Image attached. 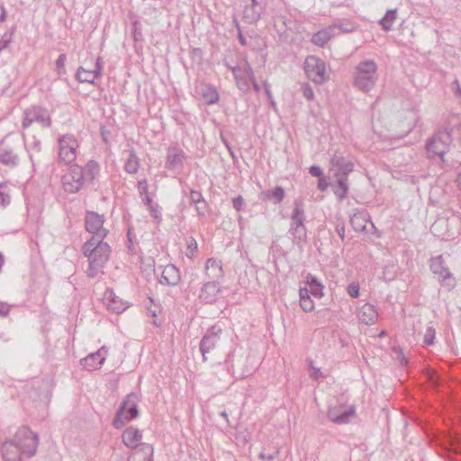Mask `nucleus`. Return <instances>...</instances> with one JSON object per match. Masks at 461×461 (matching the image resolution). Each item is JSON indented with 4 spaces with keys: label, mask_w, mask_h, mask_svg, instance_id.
Instances as JSON below:
<instances>
[{
    "label": "nucleus",
    "mask_w": 461,
    "mask_h": 461,
    "mask_svg": "<svg viewBox=\"0 0 461 461\" xmlns=\"http://www.w3.org/2000/svg\"><path fill=\"white\" fill-rule=\"evenodd\" d=\"M395 20L396 10H388L385 15L380 20V24L385 32H388L392 29Z\"/></svg>",
    "instance_id": "nucleus-37"
},
{
    "label": "nucleus",
    "mask_w": 461,
    "mask_h": 461,
    "mask_svg": "<svg viewBox=\"0 0 461 461\" xmlns=\"http://www.w3.org/2000/svg\"><path fill=\"white\" fill-rule=\"evenodd\" d=\"M1 455L4 461H22L23 453L13 438L2 444Z\"/></svg>",
    "instance_id": "nucleus-20"
},
{
    "label": "nucleus",
    "mask_w": 461,
    "mask_h": 461,
    "mask_svg": "<svg viewBox=\"0 0 461 461\" xmlns=\"http://www.w3.org/2000/svg\"><path fill=\"white\" fill-rule=\"evenodd\" d=\"M338 26L340 28L339 32H351V30L348 29L347 27H342L341 25H338Z\"/></svg>",
    "instance_id": "nucleus-64"
},
{
    "label": "nucleus",
    "mask_w": 461,
    "mask_h": 461,
    "mask_svg": "<svg viewBox=\"0 0 461 461\" xmlns=\"http://www.w3.org/2000/svg\"><path fill=\"white\" fill-rule=\"evenodd\" d=\"M153 447L149 443H142L139 447V450H134V452L130 456L128 461H153Z\"/></svg>",
    "instance_id": "nucleus-27"
},
{
    "label": "nucleus",
    "mask_w": 461,
    "mask_h": 461,
    "mask_svg": "<svg viewBox=\"0 0 461 461\" xmlns=\"http://www.w3.org/2000/svg\"><path fill=\"white\" fill-rule=\"evenodd\" d=\"M180 279L179 270L174 265H167L162 270L159 282L162 285H176Z\"/></svg>",
    "instance_id": "nucleus-25"
},
{
    "label": "nucleus",
    "mask_w": 461,
    "mask_h": 461,
    "mask_svg": "<svg viewBox=\"0 0 461 461\" xmlns=\"http://www.w3.org/2000/svg\"><path fill=\"white\" fill-rule=\"evenodd\" d=\"M76 77L80 83L88 84H95V79L100 77L99 75H95V71L94 69L87 70L83 67L78 68Z\"/></svg>",
    "instance_id": "nucleus-33"
},
{
    "label": "nucleus",
    "mask_w": 461,
    "mask_h": 461,
    "mask_svg": "<svg viewBox=\"0 0 461 461\" xmlns=\"http://www.w3.org/2000/svg\"><path fill=\"white\" fill-rule=\"evenodd\" d=\"M14 439L23 456L32 457L35 455L39 445V437L31 429L20 428L15 432Z\"/></svg>",
    "instance_id": "nucleus-5"
},
{
    "label": "nucleus",
    "mask_w": 461,
    "mask_h": 461,
    "mask_svg": "<svg viewBox=\"0 0 461 461\" xmlns=\"http://www.w3.org/2000/svg\"><path fill=\"white\" fill-rule=\"evenodd\" d=\"M357 317L362 323L372 325L377 321L378 312L373 304L367 303L358 309Z\"/></svg>",
    "instance_id": "nucleus-22"
},
{
    "label": "nucleus",
    "mask_w": 461,
    "mask_h": 461,
    "mask_svg": "<svg viewBox=\"0 0 461 461\" xmlns=\"http://www.w3.org/2000/svg\"><path fill=\"white\" fill-rule=\"evenodd\" d=\"M338 24L330 25L312 35V42L319 47L324 46L330 39L339 34Z\"/></svg>",
    "instance_id": "nucleus-19"
},
{
    "label": "nucleus",
    "mask_w": 461,
    "mask_h": 461,
    "mask_svg": "<svg viewBox=\"0 0 461 461\" xmlns=\"http://www.w3.org/2000/svg\"><path fill=\"white\" fill-rule=\"evenodd\" d=\"M185 160L184 150L178 146H170L167 149L165 167L168 170L176 171L183 167Z\"/></svg>",
    "instance_id": "nucleus-16"
},
{
    "label": "nucleus",
    "mask_w": 461,
    "mask_h": 461,
    "mask_svg": "<svg viewBox=\"0 0 461 461\" xmlns=\"http://www.w3.org/2000/svg\"><path fill=\"white\" fill-rule=\"evenodd\" d=\"M13 33L5 32L4 35L0 39V52L6 49L10 42L12 41Z\"/></svg>",
    "instance_id": "nucleus-45"
},
{
    "label": "nucleus",
    "mask_w": 461,
    "mask_h": 461,
    "mask_svg": "<svg viewBox=\"0 0 461 461\" xmlns=\"http://www.w3.org/2000/svg\"><path fill=\"white\" fill-rule=\"evenodd\" d=\"M378 66L373 59H364L355 68L353 86L358 90L368 93L378 81Z\"/></svg>",
    "instance_id": "nucleus-3"
},
{
    "label": "nucleus",
    "mask_w": 461,
    "mask_h": 461,
    "mask_svg": "<svg viewBox=\"0 0 461 461\" xmlns=\"http://www.w3.org/2000/svg\"><path fill=\"white\" fill-rule=\"evenodd\" d=\"M309 173L312 176H316V177H322V170L320 167L318 166H312L310 168H309Z\"/></svg>",
    "instance_id": "nucleus-54"
},
{
    "label": "nucleus",
    "mask_w": 461,
    "mask_h": 461,
    "mask_svg": "<svg viewBox=\"0 0 461 461\" xmlns=\"http://www.w3.org/2000/svg\"><path fill=\"white\" fill-rule=\"evenodd\" d=\"M219 292V282L209 281L206 282L202 287L199 294V298L206 303H212L216 301Z\"/></svg>",
    "instance_id": "nucleus-24"
},
{
    "label": "nucleus",
    "mask_w": 461,
    "mask_h": 461,
    "mask_svg": "<svg viewBox=\"0 0 461 461\" xmlns=\"http://www.w3.org/2000/svg\"><path fill=\"white\" fill-rule=\"evenodd\" d=\"M348 192V177L339 176L338 177L337 185L334 187V194L339 201L344 200Z\"/></svg>",
    "instance_id": "nucleus-35"
},
{
    "label": "nucleus",
    "mask_w": 461,
    "mask_h": 461,
    "mask_svg": "<svg viewBox=\"0 0 461 461\" xmlns=\"http://www.w3.org/2000/svg\"><path fill=\"white\" fill-rule=\"evenodd\" d=\"M58 158L60 163L70 165L76 161L79 153V143L72 134H64L58 139Z\"/></svg>",
    "instance_id": "nucleus-4"
},
{
    "label": "nucleus",
    "mask_w": 461,
    "mask_h": 461,
    "mask_svg": "<svg viewBox=\"0 0 461 461\" xmlns=\"http://www.w3.org/2000/svg\"><path fill=\"white\" fill-rule=\"evenodd\" d=\"M435 335H436L435 329L431 326L428 327L426 329L424 338H423L424 344L428 345V346L433 345L434 339H435Z\"/></svg>",
    "instance_id": "nucleus-41"
},
{
    "label": "nucleus",
    "mask_w": 461,
    "mask_h": 461,
    "mask_svg": "<svg viewBox=\"0 0 461 461\" xmlns=\"http://www.w3.org/2000/svg\"><path fill=\"white\" fill-rule=\"evenodd\" d=\"M307 284L309 285V287H311L312 285H319L321 284L317 278L312 275H308L307 276Z\"/></svg>",
    "instance_id": "nucleus-60"
},
{
    "label": "nucleus",
    "mask_w": 461,
    "mask_h": 461,
    "mask_svg": "<svg viewBox=\"0 0 461 461\" xmlns=\"http://www.w3.org/2000/svg\"><path fill=\"white\" fill-rule=\"evenodd\" d=\"M195 209L199 215L203 216L207 212V204L205 200H203V203H201L200 204L196 203Z\"/></svg>",
    "instance_id": "nucleus-55"
},
{
    "label": "nucleus",
    "mask_w": 461,
    "mask_h": 461,
    "mask_svg": "<svg viewBox=\"0 0 461 461\" xmlns=\"http://www.w3.org/2000/svg\"><path fill=\"white\" fill-rule=\"evenodd\" d=\"M232 74L237 81V86L240 90H246L249 88V79L246 77V65L241 67L231 68Z\"/></svg>",
    "instance_id": "nucleus-32"
},
{
    "label": "nucleus",
    "mask_w": 461,
    "mask_h": 461,
    "mask_svg": "<svg viewBox=\"0 0 461 461\" xmlns=\"http://www.w3.org/2000/svg\"><path fill=\"white\" fill-rule=\"evenodd\" d=\"M66 59H67L66 54H60L58 58V59L56 60V70L59 76L66 74V68H65Z\"/></svg>",
    "instance_id": "nucleus-43"
},
{
    "label": "nucleus",
    "mask_w": 461,
    "mask_h": 461,
    "mask_svg": "<svg viewBox=\"0 0 461 461\" xmlns=\"http://www.w3.org/2000/svg\"><path fill=\"white\" fill-rule=\"evenodd\" d=\"M123 444L130 448H133L135 450H139L140 445L143 442H140L142 438V433L137 428L132 426L127 428L122 436Z\"/></svg>",
    "instance_id": "nucleus-21"
},
{
    "label": "nucleus",
    "mask_w": 461,
    "mask_h": 461,
    "mask_svg": "<svg viewBox=\"0 0 461 461\" xmlns=\"http://www.w3.org/2000/svg\"><path fill=\"white\" fill-rule=\"evenodd\" d=\"M279 454V450H276L273 454L267 455L264 452H261L259 457L266 461H271L275 459Z\"/></svg>",
    "instance_id": "nucleus-57"
},
{
    "label": "nucleus",
    "mask_w": 461,
    "mask_h": 461,
    "mask_svg": "<svg viewBox=\"0 0 461 461\" xmlns=\"http://www.w3.org/2000/svg\"><path fill=\"white\" fill-rule=\"evenodd\" d=\"M221 328L217 325L211 327L204 334L200 342V351L203 355V360L206 361V354L212 350L220 340Z\"/></svg>",
    "instance_id": "nucleus-15"
},
{
    "label": "nucleus",
    "mask_w": 461,
    "mask_h": 461,
    "mask_svg": "<svg viewBox=\"0 0 461 461\" xmlns=\"http://www.w3.org/2000/svg\"><path fill=\"white\" fill-rule=\"evenodd\" d=\"M10 312V305L0 303V317H6Z\"/></svg>",
    "instance_id": "nucleus-58"
},
{
    "label": "nucleus",
    "mask_w": 461,
    "mask_h": 461,
    "mask_svg": "<svg viewBox=\"0 0 461 461\" xmlns=\"http://www.w3.org/2000/svg\"><path fill=\"white\" fill-rule=\"evenodd\" d=\"M304 69L308 78L316 84H322L328 80L325 63L315 56L306 58Z\"/></svg>",
    "instance_id": "nucleus-8"
},
{
    "label": "nucleus",
    "mask_w": 461,
    "mask_h": 461,
    "mask_svg": "<svg viewBox=\"0 0 461 461\" xmlns=\"http://www.w3.org/2000/svg\"><path fill=\"white\" fill-rule=\"evenodd\" d=\"M186 245H187V249H186V256L191 258L194 256V252L196 251L197 249V243H196V240H194V238L193 237H189L186 240Z\"/></svg>",
    "instance_id": "nucleus-44"
},
{
    "label": "nucleus",
    "mask_w": 461,
    "mask_h": 461,
    "mask_svg": "<svg viewBox=\"0 0 461 461\" xmlns=\"http://www.w3.org/2000/svg\"><path fill=\"white\" fill-rule=\"evenodd\" d=\"M19 148V140L17 145L14 140L6 137L0 141V162L7 167H16L20 162V158L17 152Z\"/></svg>",
    "instance_id": "nucleus-12"
},
{
    "label": "nucleus",
    "mask_w": 461,
    "mask_h": 461,
    "mask_svg": "<svg viewBox=\"0 0 461 461\" xmlns=\"http://www.w3.org/2000/svg\"><path fill=\"white\" fill-rule=\"evenodd\" d=\"M304 204L301 200L294 201V207L291 215V230L294 235L299 240L306 238V229L304 227L305 221Z\"/></svg>",
    "instance_id": "nucleus-11"
},
{
    "label": "nucleus",
    "mask_w": 461,
    "mask_h": 461,
    "mask_svg": "<svg viewBox=\"0 0 461 461\" xmlns=\"http://www.w3.org/2000/svg\"><path fill=\"white\" fill-rule=\"evenodd\" d=\"M11 202L6 185L0 184V208H5Z\"/></svg>",
    "instance_id": "nucleus-39"
},
{
    "label": "nucleus",
    "mask_w": 461,
    "mask_h": 461,
    "mask_svg": "<svg viewBox=\"0 0 461 461\" xmlns=\"http://www.w3.org/2000/svg\"><path fill=\"white\" fill-rule=\"evenodd\" d=\"M327 416L336 424H348L355 418L356 408L354 405L338 404L328 410Z\"/></svg>",
    "instance_id": "nucleus-13"
},
{
    "label": "nucleus",
    "mask_w": 461,
    "mask_h": 461,
    "mask_svg": "<svg viewBox=\"0 0 461 461\" xmlns=\"http://www.w3.org/2000/svg\"><path fill=\"white\" fill-rule=\"evenodd\" d=\"M266 196L275 203H279L285 197V191L281 186H276L275 189L267 191Z\"/></svg>",
    "instance_id": "nucleus-38"
},
{
    "label": "nucleus",
    "mask_w": 461,
    "mask_h": 461,
    "mask_svg": "<svg viewBox=\"0 0 461 461\" xmlns=\"http://www.w3.org/2000/svg\"><path fill=\"white\" fill-rule=\"evenodd\" d=\"M159 205L156 203H154L152 205H150L148 210L151 213L152 217L156 220L160 221L161 220V213L159 211Z\"/></svg>",
    "instance_id": "nucleus-50"
},
{
    "label": "nucleus",
    "mask_w": 461,
    "mask_h": 461,
    "mask_svg": "<svg viewBox=\"0 0 461 461\" xmlns=\"http://www.w3.org/2000/svg\"><path fill=\"white\" fill-rule=\"evenodd\" d=\"M190 200L194 204H200L204 199L200 192L192 190L190 193Z\"/></svg>",
    "instance_id": "nucleus-51"
},
{
    "label": "nucleus",
    "mask_w": 461,
    "mask_h": 461,
    "mask_svg": "<svg viewBox=\"0 0 461 461\" xmlns=\"http://www.w3.org/2000/svg\"><path fill=\"white\" fill-rule=\"evenodd\" d=\"M104 217L95 212L87 211L85 216L86 230L93 234L90 240H104L108 230L104 227Z\"/></svg>",
    "instance_id": "nucleus-9"
},
{
    "label": "nucleus",
    "mask_w": 461,
    "mask_h": 461,
    "mask_svg": "<svg viewBox=\"0 0 461 461\" xmlns=\"http://www.w3.org/2000/svg\"><path fill=\"white\" fill-rule=\"evenodd\" d=\"M347 292L351 297L357 298L359 296V285L357 283L349 284Z\"/></svg>",
    "instance_id": "nucleus-48"
},
{
    "label": "nucleus",
    "mask_w": 461,
    "mask_h": 461,
    "mask_svg": "<svg viewBox=\"0 0 461 461\" xmlns=\"http://www.w3.org/2000/svg\"><path fill=\"white\" fill-rule=\"evenodd\" d=\"M104 303L106 308L116 314L123 312L127 308V303L115 295L113 290H106L104 295Z\"/></svg>",
    "instance_id": "nucleus-18"
},
{
    "label": "nucleus",
    "mask_w": 461,
    "mask_h": 461,
    "mask_svg": "<svg viewBox=\"0 0 461 461\" xmlns=\"http://www.w3.org/2000/svg\"><path fill=\"white\" fill-rule=\"evenodd\" d=\"M430 269L435 275L438 276L441 285L447 287L448 290H451L456 286V279L452 273L446 267L445 261L441 255L431 258Z\"/></svg>",
    "instance_id": "nucleus-10"
},
{
    "label": "nucleus",
    "mask_w": 461,
    "mask_h": 461,
    "mask_svg": "<svg viewBox=\"0 0 461 461\" xmlns=\"http://www.w3.org/2000/svg\"><path fill=\"white\" fill-rule=\"evenodd\" d=\"M205 274L212 281L218 282L223 277L221 262L215 258H209L205 263Z\"/></svg>",
    "instance_id": "nucleus-26"
},
{
    "label": "nucleus",
    "mask_w": 461,
    "mask_h": 461,
    "mask_svg": "<svg viewBox=\"0 0 461 461\" xmlns=\"http://www.w3.org/2000/svg\"><path fill=\"white\" fill-rule=\"evenodd\" d=\"M263 10L264 6L262 3L258 0H250V3L244 7L243 18L248 23H253L259 20Z\"/></svg>",
    "instance_id": "nucleus-23"
},
{
    "label": "nucleus",
    "mask_w": 461,
    "mask_h": 461,
    "mask_svg": "<svg viewBox=\"0 0 461 461\" xmlns=\"http://www.w3.org/2000/svg\"><path fill=\"white\" fill-rule=\"evenodd\" d=\"M141 200L148 208L154 203L149 194H146L145 196H142Z\"/></svg>",
    "instance_id": "nucleus-61"
},
{
    "label": "nucleus",
    "mask_w": 461,
    "mask_h": 461,
    "mask_svg": "<svg viewBox=\"0 0 461 461\" xmlns=\"http://www.w3.org/2000/svg\"><path fill=\"white\" fill-rule=\"evenodd\" d=\"M330 164L333 167L338 168L339 172L342 174L341 176H347L354 167V165L350 160L338 154L333 155Z\"/></svg>",
    "instance_id": "nucleus-28"
},
{
    "label": "nucleus",
    "mask_w": 461,
    "mask_h": 461,
    "mask_svg": "<svg viewBox=\"0 0 461 461\" xmlns=\"http://www.w3.org/2000/svg\"><path fill=\"white\" fill-rule=\"evenodd\" d=\"M108 349L102 347L96 352L91 353L81 360L84 367L89 371L99 368L104 362Z\"/></svg>",
    "instance_id": "nucleus-17"
},
{
    "label": "nucleus",
    "mask_w": 461,
    "mask_h": 461,
    "mask_svg": "<svg viewBox=\"0 0 461 461\" xmlns=\"http://www.w3.org/2000/svg\"><path fill=\"white\" fill-rule=\"evenodd\" d=\"M32 122H37L43 128H50L51 117L48 109L41 106H32L25 109L22 121L23 129H27Z\"/></svg>",
    "instance_id": "nucleus-6"
},
{
    "label": "nucleus",
    "mask_w": 461,
    "mask_h": 461,
    "mask_svg": "<svg viewBox=\"0 0 461 461\" xmlns=\"http://www.w3.org/2000/svg\"><path fill=\"white\" fill-rule=\"evenodd\" d=\"M199 94L207 104H216L219 100V94L215 87L211 85H201Z\"/></svg>",
    "instance_id": "nucleus-29"
},
{
    "label": "nucleus",
    "mask_w": 461,
    "mask_h": 461,
    "mask_svg": "<svg viewBox=\"0 0 461 461\" xmlns=\"http://www.w3.org/2000/svg\"><path fill=\"white\" fill-rule=\"evenodd\" d=\"M310 294H312L316 298H321L323 295V286L321 284L312 285L308 288Z\"/></svg>",
    "instance_id": "nucleus-46"
},
{
    "label": "nucleus",
    "mask_w": 461,
    "mask_h": 461,
    "mask_svg": "<svg viewBox=\"0 0 461 461\" xmlns=\"http://www.w3.org/2000/svg\"><path fill=\"white\" fill-rule=\"evenodd\" d=\"M451 142L450 134L447 131H441L434 135L427 143V150L433 156L443 158L448 150Z\"/></svg>",
    "instance_id": "nucleus-14"
},
{
    "label": "nucleus",
    "mask_w": 461,
    "mask_h": 461,
    "mask_svg": "<svg viewBox=\"0 0 461 461\" xmlns=\"http://www.w3.org/2000/svg\"><path fill=\"white\" fill-rule=\"evenodd\" d=\"M246 77H248L249 79V84L251 83L252 86H253V88L256 92H258L260 90V86L257 83L256 79H255V77H254V73H253V70L252 68L248 65L246 64Z\"/></svg>",
    "instance_id": "nucleus-42"
},
{
    "label": "nucleus",
    "mask_w": 461,
    "mask_h": 461,
    "mask_svg": "<svg viewBox=\"0 0 461 461\" xmlns=\"http://www.w3.org/2000/svg\"><path fill=\"white\" fill-rule=\"evenodd\" d=\"M302 93H303V95L307 100H312L314 98L313 89L312 88V86L309 84H303L302 86Z\"/></svg>",
    "instance_id": "nucleus-47"
},
{
    "label": "nucleus",
    "mask_w": 461,
    "mask_h": 461,
    "mask_svg": "<svg viewBox=\"0 0 461 461\" xmlns=\"http://www.w3.org/2000/svg\"><path fill=\"white\" fill-rule=\"evenodd\" d=\"M100 167L95 160H89L85 167L77 164L71 165L62 176L61 185L68 194L78 193L87 183L96 178Z\"/></svg>",
    "instance_id": "nucleus-1"
},
{
    "label": "nucleus",
    "mask_w": 461,
    "mask_h": 461,
    "mask_svg": "<svg viewBox=\"0 0 461 461\" xmlns=\"http://www.w3.org/2000/svg\"><path fill=\"white\" fill-rule=\"evenodd\" d=\"M292 21L283 15L275 17L274 25L279 34H285L288 30H292Z\"/></svg>",
    "instance_id": "nucleus-36"
},
{
    "label": "nucleus",
    "mask_w": 461,
    "mask_h": 461,
    "mask_svg": "<svg viewBox=\"0 0 461 461\" xmlns=\"http://www.w3.org/2000/svg\"><path fill=\"white\" fill-rule=\"evenodd\" d=\"M310 376L315 380L322 377V373L320 368L313 366L312 364L309 368Z\"/></svg>",
    "instance_id": "nucleus-52"
},
{
    "label": "nucleus",
    "mask_w": 461,
    "mask_h": 461,
    "mask_svg": "<svg viewBox=\"0 0 461 461\" xmlns=\"http://www.w3.org/2000/svg\"><path fill=\"white\" fill-rule=\"evenodd\" d=\"M22 139L23 140V145L29 155L31 156L32 151L39 152L41 150V141L39 140L33 139L32 142H27L25 140V136L23 133Z\"/></svg>",
    "instance_id": "nucleus-40"
},
{
    "label": "nucleus",
    "mask_w": 461,
    "mask_h": 461,
    "mask_svg": "<svg viewBox=\"0 0 461 461\" xmlns=\"http://www.w3.org/2000/svg\"><path fill=\"white\" fill-rule=\"evenodd\" d=\"M103 68H104L103 59L101 57H98L95 60V68L94 69L95 71V75H99L101 77Z\"/></svg>",
    "instance_id": "nucleus-53"
},
{
    "label": "nucleus",
    "mask_w": 461,
    "mask_h": 461,
    "mask_svg": "<svg viewBox=\"0 0 461 461\" xmlns=\"http://www.w3.org/2000/svg\"><path fill=\"white\" fill-rule=\"evenodd\" d=\"M232 204L237 211H240L243 208L244 200L241 196L235 197L232 200Z\"/></svg>",
    "instance_id": "nucleus-56"
},
{
    "label": "nucleus",
    "mask_w": 461,
    "mask_h": 461,
    "mask_svg": "<svg viewBox=\"0 0 461 461\" xmlns=\"http://www.w3.org/2000/svg\"><path fill=\"white\" fill-rule=\"evenodd\" d=\"M138 192L140 197L145 196L148 194L149 185L146 179L140 180L137 185Z\"/></svg>",
    "instance_id": "nucleus-49"
},
{
    "label": "nucleus",
    "mask_w": 461,
    "mask_h": 461,
    "mask_svg": "<svg viewBox=\"0 0 461 461\" xmlns=\"http://www.w3.org/2000/svg\"><path fill=\"white\" fill-rule=\"evenodd\" d=\"M140 167V159L133 149L129 151L124 169L129 174H136Z\"/></svg>",
    "instance_id": "nucleus-34"
},
{
    "label": "nucleus",
    "mask_w": 461,
    "mask_h": 461,
    "mask_svg": "<svg viewBox=\"0 0 461 461\" xmlns=\"http://www.w3.org/2000/svg\"><path fill=\"white\" fill-rule=\"evenodd\" d=\"M350 223L356 231H367V224L374 227L367 215L363 212L355 213L350 218Z\"/></svg>",
    "instance_id": "nucleus-30"
},
{
    "label": "nucleus",
    "mask_w": 461,
    "mask_h": 461,
    "mask_svg": "<svg viewBox=\"0 0 461 461\" xmlns=\"http://www.w3.org/2000/svg\"><path fill=\"white\" fill-rule=\"evenodd\" d=\"M336 230L339 234V236L343 240L345 236V228L343 225L338 224L336 227Z\"/></svg>",
    "instance_id": "nucleus-62"
},
{
    "label": "nucleus",
    "mask_w": 461,
    "mask_h": 461,
    "mask_svg": "<svg viewBox=\"0 0 461 461\" xmlns=\"http://www.w3.org/2000/svg\"><path fill=\"white\" fill-rule=\"evenodd\" d=\"M138 402L139 397L136 393H129L119 411H117L116 417L113 420V425L116 428H121L124 424V420H122V417L124 416L125 420H131L136 418L139 414L138 411Z\"/></svg>",
    "instance_id": "nucleus-7"
},
{
    "label": "nucleus",
    "mask_w": 461,
    "mask_h": 461,
    "mask_svg": "<svg viewBox=\"0 0 461 461\" xmlns=\"http://www.w3.org/2000/svg\"><path fill=\"white\" fill-rule=\"evenodd\" d=\"M328 186H329V183L325 178H323V177L319 178V181H318V189L319 190L323 192V191L327 190Z\"/></svg>",
    "instance_id": "nucleus-59"
},
{
    "label": "nucleus",
    "mask_w": 461,
    "mask_h": 461,
    "mask_svg": "<svg viewBox=\"0 0 461 461\" xmlns=\"http://www.w3.org/2000/svg\"><path fill=\"white\" fill-rule=\"evenodd\" d=\"M300 306L304 312H311L314 310L315 304L310 295V291L307 287L300 288L299 290Z\"/></svg>",
    "instance_id": "nucleus-31"
},
{
    "label": "nucleus",
    "mask_w": 461,
    "mask_h": 461,
    "mask_svg": "<svg viewBox=\"0 0 461 461\" xmlns=\"http://www.w3.org/2000/svg\"><path fill=\"white\" fill-rule=\"evenodd\" d=\"M82 251L88 259V267L86 270L87 276H97L109 260L110 246L104 240H89L83 245Z\"/></svg>",
    "instance_id": "nucleus-2"
},
{
    "label": "nucleus",
    "mask_w": 461,
    "mask_h": 461,
    "mask_svg": "<svg viewBox=\"0 0 461 461\" xmlns=\"http://www.w3.org/2000/svg\"><path fill=\"white\" fill-rule=\"evenodd\" d=\"M239 40H240V42L242 44V45H246V40L244 38V36L240 32L239 34Z\"/></svg>",
    "instance_id": "nucleus-63"
}]
</instances>
